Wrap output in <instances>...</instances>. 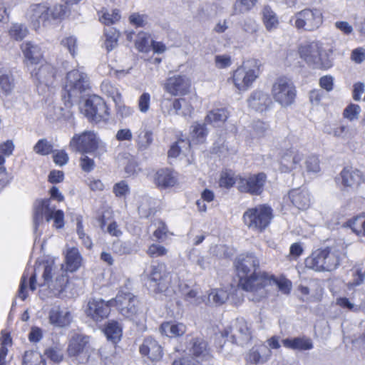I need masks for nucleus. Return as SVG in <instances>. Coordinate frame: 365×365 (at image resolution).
<instances>
[{
    "instance_id": "1",
    "label": "nucleus",
    "mask_w": 365,
    "mask_h": 365,
    "mask_svg": "<svg viewBox=\"0 0 365 365\" xmlns=\"http://www.w3.org/2000/svg\"><path fill=\"white\" fill-rule=\"evenodd\" d=\"M239 286L245 291L265 294L264 288L270 284L269 274L259 269V259L252 253L242 254L235 262Z\"/></svg>"
},
{
    "instance_id": "2",
    "label": "nucleus",
    "mask_w": 365,
    "mask_h": 365,
    "mask_svg": "<svg viewBox=\"0 0 365 365\" xmlns=\"http://www.w3.org/2000/svg\"><path fill=\"white\" fill-rule=\"evenodd\" d=\"M46 222L53 220V227L61 229L64 226V213L61 210H56L55 206L51 205L50 199L36 200L33 205L34 231L37 233L38 228Z\"/></svg>"
},
{
    "instance_id": "3",
    "label": "nucleus",
    "mask_w": 365,
    "mask_h": 365,
    "mask_svg": "<svg viewBox=\"0 0 365 365\" xmlns=\"http://www.w3.org/2000/svg\"><path fill=\"white\" fill-rule=\"evenodd\" d=\"M299 53L300 57L314 68L327 70L333 66L332 59L330 58L331 49H325L319 41L301 46Z\"/></svg>"
},
{
    "instance_id": "4",
    "label": "nucleus",
    "mask_w": 365,
    "mask_h": 365,
    "mask_svg": "<svg viewBox=\"0 0 365 365\" xmlns=\"http://www.w3.org/2000/svg\"><path fill=\"white\" fill-rule=\"evenodd\" d=\"M342 253L334 248L317 250L305 259L306 267L317 272H331L340 264Z\"/></svg>"
},
{
    "instance_id": "5",
    "label": "nucleus",
    "mask_w": 365,
    "mask_h": 365,
    "mask_svg": "<svg viewBox=\"0 0 365 365\" xmlns=\"http://www.w3.org/2000/svg\"><path fill=\"white\" fill-rule=\"evenodd\" d=\"M260 66L259 60H249L233 71L230 80L238 91H246L259 76Z\"/></svg>"
},
{
    "instance_id": "6",
    "label": "nucleus",
    "mask_w": 365,
    "mask_h": 365,
    "mask_svg": "<svg viewBox=\"0 0 365 365\" xmlns=\"http://www.w3.org/2000/svg\"><path fill=\"white\" fill-rule=\"evenodd\" d=\"M273 217L272 209L267 205H258L247 209L243 214V222L251 230L262 232Z\"/></svg>"
},
{
    "instance_id": "7",
    "label": "nucleus",
    "mask_w": 365,
    "mask_h": 365,
    "mask_svg": "<svg viewBox=\"0 0 365 365\" xmlns=\"http://www.w3.org/2000/svg\"><path fill=\"white\" fill-rule=\"evenodd\" d=\"M89 78L86 73L72 70L67 73L63 88V98L71 102L80 98L81 93L89 88Z\"/></svg>"
},
{
    "instance_id": "8",
    "label": "nucleus",
    "mask_w": 365,
    "mask_h": 365,
    "mask_svg": "<svg viewBox=\"0 0 365 365\" xmlns=\"http://www.w3.org/2000/svg\"><path fill=\"white\" fill-rule=\"evenodd\" d=\"M70 147L82 154L92 153L98 149L102 153L106 152V144L93 131H84L80 135H74L70 141Z\"/></svg>"
},
{
    "instance_id": "9",
    "label": "nucleus",
    "mask_w": 365,
    "mask_h": 365,
    "mask_svg": "<svg viewBox=\"0 0 365 365\" xmlns=\"http://www.w3.org/2000/svg\"><path fill=\"white\" fill-rule=\"evenodd\" d=\"M274 100L283 107L291 106L296 97V88L292 81L287 77L277 78L272 87Z\"/></svg>"
},
{
    "instance_id": "10",
    "label": "nucleus",
    "mask_w": 365,
    "mask_h": 365,
    "mask_svg": "<svg viewBox=\"0 0 365 365\" xmlns=\"http://www.w3.org/2000/svg\"><path fill=\"white\" fill-rule=\"evenodd\" d=\"M292 21H294L293 25L297 29L313 31L319 29L322 24L323 15L318 9L307 8L297 12L290 20V22Z\"/></svg>"
},
{
    "instance_id": "11",
    "label": "nucleus",
    "mask_w": 365,
    "mask_h": 365,
    "mask_svg": "<svg viewBox=\"0 0 365 365\" xmlns=\"http://www.w3.org/2000/svg\"><path fill=\"white\" fill-rule=\"evenodd\" d=\"M170 283V277L165 270V264L157 263L150 266L146 279V286L150 292L156 294L165 292Z\"/></svg>"
},
{
    "instance_id": "12",
    "label": "nucleus",
    "mask_w": 365,
    "mask_h": 365,
    "mask_svg": "<svg viewBox=\"0 0 365 365\" xmlns=\"http://www.w3.org/2000/svg\"><path fill=\"white\" fill-rule=\"evenodd\" d=\"M56 266L53 263H48L44 266L43 278V284L48 285L54 295H60L63 293L68 284V276L66 271L60 269L55 272Z\"/></svg>"
},
{
    "instance_id": "13",
    "label": "nucleus",
    "mask_w": 365,
    "mask_h": 365,
    "mask_svg": "<svg viewBox=\"0 0 365 365\" xmlns=\"http://www.w3.org/2000/svg\"><path fill=\"white\" fill-rule=\"evenodd\" d=\"M83 113L92 122H106L109 119L110 113L104 100L96 95L90 96L86 101Z\"/></svg>"
},
{
    "instance_id": "14",
    "label": "nucleus",
    "mask_w": 365,
    "mask_h": 365,
    "mask_svg": "<svg viewBox=\"0 0 365 365\" xmlns=\"http://www.w3.org/2000/svg\"><path fill=\"white\" fill-rule=\"evenodd\" d=\"M91 349L88 337L82 334H74L69 340L67 352L72 361L77 364L87 362Z\"/></svg>"
},
{
    "instance_id": "15",
    "label": "nucleus",
    "mask_w": 365,
    "mask_h": 365,
    "mask_svg": "<svg viewBox=\"0 0 365 365\" xmlns=\"http://www.w3.org/2000/svg\"><path fill=\"white\" fill-rule=\"evenodd\" d=\"M251 326L243 318H237L233 324L226 328L222 336L230 340L232 343L242 344L251 339Z\"/></svg>"
},
{
    "instance_id": "16",
    "label": "nucleus",
    "mask_w": 365,
    "mask_h": 365,
    "mask_svg": "<svg viewBox=\"0 0 365 365\" xmlns=\"http://www.w3.org/2000/svg\"><path fill=\"white\" fill-rule=\"evenodd\" d=\"M267 176L263 173L246 176H238L237 187L241 192L249 193L252 195H259L264 190Z\"/></svg>"
},
{
    "instance_id": "17",
    "label": "nucleus",
    "mask_w": 365,
    "mask_h": 365,
    "mask_svg": "<svg viewBox=\"0 0 365 365\" xmlns=\"http://www.w3.org/2000/svg\"><path fill=\"white\" fill-rule=\"evenodd\" d=\"M111 301H113V307H115L126 318L133 319L139 311V302L130 292H120Z\"/></svg>"
},
{
    "instance_id": "18",
    "label": "nucleus",
    "mask_w": 365,
    "mask_h": 365,
    "mask_svg": "<svg viewBox=\"0 0 365 365\" xmlns=\"http://www.w3.org/2000/svg\"><path fill=\"white\" fill-rule=\"evenodd\" d=\"M165 92L171 96H185L190 93L191 81L186 75H174L168 78L163 85Z\"/></svg>"
},
{
    "instance_id": "19",
    "label": "nucleus",
    "mask_w": 365,
    "mask_h": 365,
    "mask_svg": "<svg viewBox=\"0 0 365 365\" xmlns=\"http://www.w3.org/2000/svg\"><path fill=\"white\" fill-rule=\"evenodd\" d=\"M113 307V301H105L102 299H92L88 301L86 309V314L93 321L98 322L106 319Z\"/></svg>"
},
{
    "instance_id": "20",
    "label": "nucleus",
    "mask_w": 365,
    "mask_h": 365,
    "mask_svg": "<svg viewBox=\"0 0 365 365\" xmlns=\"http://www.w3.org/2000/svg\"><path fill=\"white\" fill-rule=\"evenodd\" d=\"M33 80L38 84L50 86L53 84L56 79V70L49 63L38 64L29 67Z\"/></svg>"
},
{
    "instance_id": "21",
    "label": "nucleus",
    "mask_w": 365,
    "mask_h": 365,
    "mask_svg": "<svg viewBox=\"0 0 365 365\" xmlns=\"http://www.w3.org/2000/svg\"><path fill=\"white\" fill-rule=\"evenodd\" d=\"M161 109L163 113L169 115L173 112L184 116L190 115L193 110L192 105L185 98H175L173 101L170 98L163 99L161 102Z\"/></svg>"
},
{
    "instance_id": "22",
    "label": "nucleus",
    "mask_w": 365,
    "mask_h": 365,
    "mask_svg": "<svg viewBox=\"0 0 365 365\" xmlns=\"http://www.w3.org/2000/svg\"><path fill=\"white\" fill-rule=\"evenodd\" d=\"M50 16L49 7L45 3L32 4L26 12V17L35 29H38L41 24H44Z\"/></svg>"
},
{
    "instance_id": "23",
    "label": "nucleus",
    "mask_w": 365,
    "mask_h": 365,
    "mask_svg": "<svg viewBox=\"0 0 365 365\" xmlns=\"http://www.w3.org/2000/svg\"><path fill=\"white\" fill-rule=\"evenodd\" d=\"M73 316L68 307L54 305L48 312L49 323L56 327L63 328L70 325Z\"/></svg>"
},
{
    "instance_id": "24",
    "label": "nucleus",
    "mask_w": 365,
    "mask_h": 365,
    "mask_svg": "<svg viewBox=\"0 0 365 365\" xmlns=\"http://www.w3.org/2000/svg\"><path fill=\"white\" fill-rule=\"evenodd\" d=\"M21 49L26 60L28 67L38 66L43 60L41 48L37 43L28 41L21 43Z\"/></svg>"
},
{
    "instance_id": "25",
    "label": "nucleus",
    "mask_w": 365,
    "mask_h": 365,
    "mask_svg": "<svg viewBox=\"0 0 365 365\" xmlns=\"http://www.w3.org/2000/svg\"><path fill=\"white\" fill-rule=\"evenodd\" d=\"M303 158V154L294 148L287 150L281 156L279 170L282 173H289L297 168Z\"/></svg>"
},
{
    "instance_id": "26",
    "label": "nucleus",
    "mask_w": 365,
    "mask_h": 365,
    "mask_svg": "<svg viewBox=\"0 0 365 365\" xmlns=\"http://www.w3.org/2000/svg\"><path fill=\"white\" fill-rule=\"evenodd\" d=\"M140 353L148 356L152 361L160 360L163 356V348L153 337L148 336L143 339L139 348Z\"/></svg>"
},
{
    "instance_id": "27",
    "label": "nucleus",
    "mask_w": 365,
    "mask_h": 365,
    "mask_svg": "<svg viewBox=\"0 0 365 365\" xmlns=\"http://www.w3.org/2000/svg\"><path fill=\"white\" fill-rule=\"evenodd\" d=\"M292 205L299 210H305L311 205V195L305 188H296L288 193Z\"/></svg>"
},
{
    "instance_id": "28",
    "label": "nucleus",
    "mask_w": 365,
    "mask_h": 365,
    "mask_svg": "<svg viewBox=\"0 0 365 365\" xmlns=\"http://www.w3.org/2000/svg\"><path fill=\"white\" fill-rule=\"evenodd\" d=\"M247 101L251 108L259 112L266 110L272 103L268 93L260 90L253 91Z\"/></svg>"
},
{
    "instance_id": "29",
    "label": "nucleus",
    "mask_w": 365,
    "mask_h": 365,
    "mask_svg": "<svg viewBox=\"0 0 365 365\" xmlns=\"http://www.w3.org/2000/svg\"><path fill=\"white\" fill-rule=\"evenodd\" d=\"M339 179L343 187L350 188L359 186L364 180L362 172L352 168H344L340 173Z\"/></svg>"
},
{
    "instance_id": "30",
    "label": "nucleus",
    "mask_w": 365,
    "mask_h": 365,
    "mask_svg": "<svg viewBox=\"0 0 365 365\" xmlns=\"http://www.w3.org/2000/svg\"><path fill=\"white\" fill-rule=\"evenodd\" d=\"M271 354V350L267 346H255L246 354L245 359L251 364H264L269 360Z\"/></svg>"
},
{
    "instance_id": "31",
    "label": "nucleus",
    "mask_w": 365,
    "mask_h": 365,
    "mask_svg": "<svg viewBox=\"0 0 365 365\" xmlns=\"http://www.w3.org/2000/svg\"><path fill=\"white\" fill-rule=\"evenodd\" d=\"M155 185L161 188L173 187L178 182L177 173L168 168L158 170L154 175Z\"/></svg>"
},
{
    "instance_id": "32",
    "label": "nucleus",
    "mask_w": 365,
    "mask_h": 365,
    "mask_svg": "<svg viewBox=\"0 0 365 365\" xmlns=\"http://www.w3.org/2000/svg\"><path fill=\"white\" fill-rule=\"evenodd\" d=\"M282 344L285 348L292 350L307 351L313 348L312 339L306 336L284 339Z\"/></svg>"
},
{
    "instance_id": "33",
    "label": "nucleus",
    "mask_w": 365,
    "mask_h": 365,
    "mask_svg": "<svg viewBox=\"0 0 365 365\" xmlns=\"http://www.w3.org/2000/svg\"><path fill=\"white\" fill-rule=\"evenodd\" d=\"M153 143V133L146 128L143 127L137 132L135 138L136 147L138 151L144 152L148 150Z\"/></svg>"
},
{
    "instance_id": "34",
    "label": "nucleus",
    "mask_w": 365,
    "mask_h": 365,
    "mask_svg": "<svg viewBox=\"0 0 365 365\" xmlns=\"http://www.w3.org/2000/svg\"><path fill=\"white\" fill-rule=\"evenodd\" d=\"M82 260V256L78 248H68L66 254V271L76 272L81 266Z\"/></svg>"
},
{
    "instance_id": "35",
    "label": "nucleus",
    "mask_w": 365,
    "mask_h": 365,
    "mask_svg": "<svg viewBox=\"0 0 365 365\" xmlns=\"http://www.w3.org/2000/svg\"><path fill=\"white\" fill-rule=\"evenodd\" d=\"M160 332L168 337L182 336L187 330L185 324L180 322H166L160 327Z\"/></svg>"
},
{
    "instance_id": "36",
    "label": "nucleus",
    "mask_w": 365,
    "mask_h": 365,
    "mask_svg": "<svg viewBox=\"0 0 365 365\" xmlns=\"http://www.w3.org/2000/svg\"><path fill=\"white\" fill-rule=\"evenodd\" d=\"M29 281V288L34 291L36 289V276L35 273H29V269L24 271L20 281L19 288L17 295L22 300H25L27 297V285Z\"/></svg>"
},
{
    "instance_id": "37",
    "label": "nucleus",
    "mask_w": 365,
    "mask_h": 365,
    "mask_svg": "<svg viewBox=\"0 0 365 365\" xmlns=\"http://www.w3.org/2000/svg\"><path fill=\"white\" fill-rule=\"evenodd\" d=\"M191 347L190 351L195 357L201 358L202 359H207L210 356V348L207 346V343L202 338H195L190 343Z\"/></svg>"
},
{
    "instance_id": "38",
    "label": "nucleus",
    "mask_w": 365,
    "mask_h": 365,
    "mask_svg": "<svg viewBox=\"0 0 365 365\" xmlns=\"http://www.w3.org/2000/svg\"><path fill=\"white\" fill-rule=\"evenodd\" d=\"M262 20L266 29L272 31L279 26V19L274 11L269 6H265L262 10Z\"/></svg>"
},
{
    "instance_id": "39",
    "label": "nucleus",
    "mask_w": 365,
    "mask_h": 365,
    "mask_svg": "<svg viewBox=\"0 0 365 365\" xmlns=\"http://www.w3.org/2000/svg\"><path fill=\"white\" fill-rule=\"evenodd\" d=\"M228 118V112L225 108H215L207 113L205 121L214 125L223 123Z\"/></svg>"
},
{
    "instance_id": "40",
    "label": "nucleus",
    "mask_w": 365,
    "mask_h": 365,
    "mask_svg": "<svg viewBox=\"0 0 365 365\" xmlns=\"http://www.w3.org/2000/svg\"><path fill=\"white\" fill-rule=\"evenodd\" d=\"M104 36L103 46L107 51H110L117 46L120 33L113 27L106 28L104 29Z\"/></svg>"
},
{
    "instance_id": "41",
    "label": "nucleus",
    "mask_w": 365,
    "mask_h": 365,
    "mask_svg": "<svg viewBox=\"0 0 365 365\" xmlns=\"http://www.w3.org/2000/svg\"><path fill=\"white\" fill-rule=\"evenodd\" d=\"M228 297L227 291L222 289H214L208 294V302L212 305L220 306L228 299Z\"/></svg>"
},
{
    "instance_id": "42",
    "label": "nucleus",
    "mask_w": 365,
    "mask_h": 365,
    "mask_svg": "<svg viewBox=\"0 0 365 365\" xmlns=\"http://www.w3.org/2000/svg\"><path fill=\"white\" fill-rule=\"evenodd\" d=\"M98 15L100 21L106 26L114 24L120 19V11L117 9L111 11L103 10L98 13Z\"/></svg>"
},
{
    "instance_id": "43",
    "label": "nucleus",
    "mask_w": 365,
    "mask_h": 365,
    "mask_svg": "<svg viewBox=\"0 0 365 365\" xmlns=\"http://www.w3.org/2000/svg\"><path fill=\"white\" fill-rule=\"evenodd\" d=\"M105 334L108 339L114 342L118 341L122 336V327L120 324L115 321L108 322L105 329Z\"/></svg>"
},
{
    "instance_id": "44",
    "label": "nucleus",
    "mask_w": 365,
    "mask_h": 365,
    "mask_svg": "<svg viewBox=\"0 0 365 365\" xmlns=\"http://www.w3.org/2000/svg\"><path fill=\"white\" fill-rule=\"evenodd\" d=\"M348 224L356 234L365 237V212L349 220Z\"/></svg>"
},
{
    "instance_id": "45",
    "label": "nucleus",
    "mask_w": 365,
    "mask_h": 365,
    "mask_svg": "<svg viewBox=\"0 0 365 365\" xmlns=\"http://www.w3.org/2000/svg\"><path fill=\"white\" fill-rule=\"evenodd\" d=\"M101 91L110 97L115 103H121L122 96L117 87L108 81H103L101 86Z\"/></svg>"
},
{
    "instance_id": "46",
    "label": "nucleus",
    "mask_w": 365,
    "mask_h": 365,
    "mask_svg": "<svg viewBox=\"0 0 365 365\" xmlns=\"http://www.w3.org/2000/svg\"><path fill=\"white\" fill-rule=\"evenodd\" d=\"M23 365H46V362L38 351H27L23 357Z\"/></svg>"
},
{
    "instance_id": "47",
    "label": "nucleus",
    "mask_w": 365,
    "mask_h": 365,
    "mask_svg": "<svg viewBox=\"0 0 365 365\" xmlns=\"http://www.w3.org/2000/svg\"><path fill=\"white\" fill-rule=\"evenodd\" d=\"M207 134V128L205 125L196 123L192 125L191 136L194 143H203Z\"/></svg>"
},
{
    "instance_id": "48",
    "label": "nucleus",
    "mask_w": 365,
    "mask_h": 365,
    "mask_svg": "<svg viewBox=\"0 0 365 365\" xmlns=\"http://www.w3.org/2000/svg\"><path fill=\"white\" fill-rule=\"evenodd\" d=\"M113 250L114 252L122 255H129L134 251L133 245L130 241L117 240L113 244Z\"/></svg>"
},
{
    "instance_id": "49",
    "label": "nucleus",
    "mask_w": 365,
    "mask_h": 365,
    "mask_svg": "<svg viewBox=\"0 0 365 365\" xmlns=\"http://www.w3.org/2000/svg\"><path fill=\"white\" fill-rule=\"evenodd\" d=\"M14 86V78L10 73L0 74V91L5 95L11 92Z\"/></svg>"
},
{
    "instance_id": "50",
    "label": "nucleus",
    "mask_w": 365,
    "mask_h": 365,
    "mask_svg": "<svg viewBox=\"0 0 365 365\" xmlns=\"http://www.w3.org/2000/svg\"><path fill=\"white\" fill-rule=\"evenodd\" d=\"M10 36L16 40L21 41L25 38L28 34V29L26 26L21 24H14L9 31Z\"/></svg>"
},
{
    "instance_id": "51",
    "label": "nucleus",
    "mask_w": 365,
    "mask_h": 365,
    "mask_svg": "<svg viewBox=\"0 0 365 365\" xmlns=\"http://www.w3.org/2000/svg\"><path fill=\"white\" fill-rule=\"evenodd\" d=\"M237 180L238 176L235 178L234 173L231 170L225 171L221 173L219 185L221 187L230 188L235 184L237 185Z\"/></svg>"
},
{
    "instance_id": "52",
    "label": "nucleus",
    "mask_w": 365,
    "mask_h": 365,
    "mask_svg": "<svg viewBox=\"0 0 365 365\" xmlns=\"http://www.w3.org/2000/svg\"><path fill=\"white\" fill-rule=\"evenodd\" d=\"M257 0H237L233 6V14H242L250 10Z\"/></svg>"
},
{
    "instance_id": "53",
    "label": "nucleus",
    "mask_w": 365,
    "mask_h": 365,
    "mask_svg": "<svg viewBox=\"0 0 365 365\" xmlns=\"http://www.w3.org/2000/svg\"><path fill=\"white\" fill-rule=\"evenodd\" d=\"M76 231L78 237L82 240V243L86 248L91 249L93 243L90 237L86 235L84 232L82 217L80 216L76 218Z\"/></svg>"
},
{
    "instance_id": "54",
    "label": "nucleus",
    "mask_w": 365,
    "mask_h": 365,
    "mask_svg": "<svg viewBox=\"0 0 365 365\" xmlns=\"http://www.w3.org/2000/svg\"><path fill=\"white\" fill-rule=\"evenodd\" d=\"M36 153L41 155H47L52 153L53 145L46 139H40L34 146Z\"/></svg>"
},
{
    "instance_id": "55",
    "label": "nucleus",
    "mask_w": 365,
    "mask_h": 365,
    "mask_svg": "<svg viewBox=\"0 0 365 365\" xmlns=\"http://www.w3.org/2000/svg\"><path fill=\"white\" fill-rule=\"evenodd\" d=\"M130 192V187L125 180H120L113 185V192L117 197H125Z\"/></svg>"
},
{
    "instance_id": "56",
    "label": "nucleus",
    "mask_w": 365,
    "mask_h": 365,
    "mask_svg": "<svg viewBox=\"0 0 365 365\" xmlns=\"http://www.w3.org/2000/svg\"><path fill=\"white\" fill-rule=\"evenodd\" d=\"M269 278L271 281L269 285L272 284V283L276 284L279 290L285 294H288L290 292L292 289V282L290 280L285 278L277 279H275L272 275H269Z\"/></svg>"
},
{
    "instance_id": "57",
    "label": "nucleus",
    "mask_w": 365,
    "mask_h": 365,
    "mask_svg": "<svg viewBox=\"0 0 365 365\" xmlns=\"http://www.w3.org/2000/svg\"><path fill=\"white\" fill-rule=\"evenodd\" d=\"M135 47L140 52H149L150 50L149 36L144 33L139 34L135 41Z\"/></svg>"
},
{
    "instance_id": "58",
    "label": "nucleus",
    "mask_w": 365,
    "mask_h": 365,
    "mask_svg": "<svg viewBox=\"0 0 365 365\" xmlns=\"http://www.w3.org/2000/svg\"><path fill=\"white\" fill-rule=\"evenodd\" d=\"M304 165L307 173H317L320 171L319 160L316 155L307 157L304 162Z\"/></svg>"
},
{
    "instance_id": "59",
    "label": "nucleus",
    "mask_w": 365,
    "mask_h": 365,
    "mask_svg": "<svg viewBox=\"0 0 365 365\" xmlns=\"http://www.w3.org/2000/svg\"><path fill=\"white\" fill-rule=\"evenodd\" d=\"M129 21L136 27H144L148 23V16L145 14L133 13L129 16Z\"/></svg>"
},
{
    "instance_id": "60",
    "label": "nucleus",
    "mask_w": 365,
    "mask_h": 365,
    "mask_svg": "<svg viewBox=\"0 0 365 365\" xmlns=\"http://www.w3.org/2000/svg\"><path fill=\"white\" fill-rule=\"evenodd\" d=\"M187 146V148L190 147V142L184 140H180L178 142L173 144L168 150V157L176 158L182 152V149Z\"/></svg>"
},
{
    "instance_id": "61",
    "label": "nucleus",
    "mask_w": 365,
    "mask_h": 365,
    "mask_svg": "<svg viewBox=\"0 0 365 365\" xmlns=\"http://www.w3.org/2000/svg\"><path fill=\"white\" fill-rule=\"evenodd\" d=\"M361 110V107L359 105L351 103L344 109L343 115L349 120H354L358 118Z\"/></svg>"
},
{
    "instance_id": "62",
    "label": "nucleus",
    "mask_w": 365,
    "mask_h": 365,
    "mask_svg": "<svg viewBox=\"0 0 365 365\" xmlns=\"http://www.w3.org/2000/svg\"><path fill=\"white\" fill-rule=\"evenodd\" d=\"M167 253L168 250L159 244H152L147 250V254L153 258L165 256Z\"/></svg>"
},
{
    "instance_id": "63",
    "label": "nucleus",
    "mask_w": 365,
    "mask_h": 365,
    "mask_svg": "<svg viewBox=\"0 0 365 365\" xmlns=\"http://www.w3.org/2000/svg\"><path fill=\"white\" fill-rule=\"evenodd\" d=\"M61 44L66 48L69 53L74 56L77 48V39L73 36H70L63 38L61 41Z\"/></svg>"
},
{
    "instance_id": "64",
    "label": "nucleus",
    "mask_w": 365,
    "mask_h": 365,
    "mask_svg": "<svg viewBox=\"0 0 365 365\" xmlns=\"http://www.w3.org/2000/svg\"><path fill=\"white\" fill-rule=\"evenodd\" d=\"M168 229L163 221L160 220L158 223V227L153 232V236L159 241H164L167 237Z\"/></svg>"
}]
</instances>
